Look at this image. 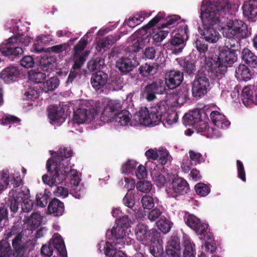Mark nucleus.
<instances>
[{"instance_id":"6e6552de","label":"nucleus","mask_w":257,"mask_h":257,"mask_svg":"<svg viewBox=\"0 0 257 257\" xmlns=\"http://www.w3.org/2000/svg\"><path fill=\"white\" fill-rule=\"evenodd\" d=\"M237 59L235 51L225 46L220 50L218 55L214 53L208 67L218 78H220L226 72L227 67L230 66Z\"/></svg>"},{"instance_id":"9b49d317","label":"nucleus","mask_w":257,"mask_h":257,"mask_svg":"<svg viewBox=\"0 0 257 257\" xmlns=\"http://www.w3.org/2000/svg\"><path fill=\"white\" fill-rule=\"evenodd\" d=\"M31 40L29 36L23 34L11 37L0 46V52L4 56L12 58L16 57L24 53L22 46H28Z\"/></svg>"},{"instance_id":"338daca9","label":"nucleus","mask_w":257,"mask_h":257,"mask_svg":"<svg viewBox=\"0 0 257 257\" xmlns=\"http://www.w3.org/2000/svg\"><path fill=\"white\" fill-rule=\"evenodd\" d=\"M0 257H8L10 252V246L7 241H0Z\"/></svg>"},{"instance_id":"a19ab883","label":"nucleus","mask_w":257,"mask_h":257,"mask_svg":"<svg viewBox=\"0 0 257 257\" xmlns=\"http://www.w3.org/2000/svg\"><path fill=\"white\" fill-rule=\"evenodd\" d=\"M42 219V216L40 213H33L27 219L25 223L27 224L29 229L34 230L41 224Z\"/></svg>"},{"instance_id":"864d4df0","label":"nucleus","mask_w":257,"mask_h":257,"mask_svg":"<svg viewBox=\"0 0 257 257\" xmlns=\"http://www.w3.org/2000/svg\"><path fill=\"white\" fill-rule=\"evenodd\" d=\"M152 184L147 180H141L136 184L137 189L143 193H149L152 189Z\"/></svg>"},{"instance_id":"13d9d810","label":"nucleus","mask_w":257,"mask_h":257,"mask_svg":"<svg viewBox=\"0 0 257 257\" xmlns=\"http://www.w3.org/2000/svg\"><path fill=\"white\" fill-rule=\"evenodd\" d=\"M123 203L124 205L132 209L135 204V194L133 191H128L123 198Z\"/></svg>"},{"instance_id":"c03bdc74","label":"nucleus","mask_w":257,"mask_h":257,"mask_svg":"<svg viewBox=\"0 0 257 257\" xmlns=\"http://www.w3.org/2000/svg\"><path fill=\"white\" fill-rule=\"evenodd\" d=\"M156 224L158 229L165 233L170 231L172 225V223L165 217H161Z\"/></svg>"},{"instance_id":"6ab92c4d","label":"nucleus","mask_w":257,"mask_h":257,"mask_svg":"<svg viewBox=\"0 0 257 257\" xmlns=\"http://www.w3.org/2000/svg\"><path fill=\"white\" fill-rule=\"evenodd\" d=\"M209 79L204 76L196 77L192 84V95L195 97H201L207 93L210 89Z\"/></svg>"},{"instance_id":"2eb2a0df","label":"nucleus","mask_w":257,"mask_h":257,"mask_svg":"<svg viewBox=\"0 0 257 257\" xmlns=\"http://www.w3.org/2000/svg\"><path fill=\"white\" fill-rule=\"evenodd\" d=\"M135 234L138 240L147 243L154 242L155 236L157 237L159 233L155 230H149L147 225L139 222L135 228Z\"/></svg>"},{"instance_id":"f8f14e48","label":"nucleus","mask_w":257,"mask_h":257,"mask_svg":"<svg viewBox=\"0 0 257 257\" xmlns=\"http://www.w3.org/2000/svg\"><path fill=\"white\" fill-rule=\"evenodd\" d=\"M98 103L101 102H97L95 104L94 108H91V106L88 102L82 104L79 108L74 111L73 122L78 124L84 123H89L92 121L101 122L100 120V116L103 111V109L96 108V105Z\"/></svg>"},{"instance_id":"4c0bfd02","label":"nucleus","mask_w":257,"mask_h":257,"mask_svg":"<svg viewBox=\"0 0 257 257\" xmlns=\"http://www.w3.org/2000/svg\"><path fill=\"white\" fill-rule=\"evenodd\" d=\"M242 58L249 66L257 67V57L248 49L245 48L242 50Z\"/></svg>"},{"instance_id":"f03ea898","label":"nucleus","mask_w":257,"mask_h":257,"mask_svg":"<svg viewBox=\"0 0 257 257\" xmlns=\"http://www.w3.org/2000/svg\"><path fill=\"white\" fill-rule=\"evenodd\" d=\"M134 219L123 215L115 220V225L106 232V241H101L99 249L103 247L104 254L108 257H127L120 249L133 243L131 226Z\"/></svg>"},{"instance_id":"5701e85b","label":"nucleus","mask_w":257,"mask_h":257,"mask_svg":"<svg viewBox=\"0 0 257 257\" xmlns=\"http://www.w3.org/2000/svg\"><path fill=\"white\" fill-rule=\"evenodd\" d=\"M165 80L168 88L173 89L181 84L183 80V75L179 71L171 70L166 73Z\"/></svg>"},{"instance_id":"680f3d73","label":"nucleus","mask_w":257,"mask_h":257,"mask_svg":"<svg viewBox=\"0 0 257 257\" xmlns=\"http://www.w3.org/2000/svg\"><path fill=\"white\" fill-rule=\"evenodd\" d=\"M200 219L192 214H188L185 217L186 224L192 229H194L199 223Z\"/></svg>"},{"instance_id":"0eeeda50","label":"nucleus","mask_w":257,"mask_h":257,"mask_svg":"<svg viewBox=\"0 0 257 257\" xmlns=\"http://www.w3.org/2000/svg\"><path fill=\"white\" fill-rule=\"evenodd\" d=\"M167 96L166 99L160 101L150 110L146 107L142 108L139 111L136 117L142 120L144 126H151L156 125L162 119L165 114L169 109L174 107L169 104Z\"/></svg>"},{"instance_id":"dca6fc26","label":"nucleus","mask_w":257,"mask_h":257,"mask_svg":"<svg viewBox=\"0 0 257 257\" xmlns=\"http://www.w3.org/2000/svg\"><path fill=\"white\" fill-rule=\"evenodd\" d=\"M45 57H42L40 61V65L42 68V70H31L28 73L29 79L36 83L42 82L47 76L49 75L50 70H51V64L49 61L45 62Z\"/></svg>"},{"instance_id":"423d86ee","label":"nucleus","mask_w":257,"mask_h":257,"mask_svg":"<svg viewBox=\"0 0 257 257\" xmlns=\"http://www.w3.org/2000/svg\"><path fill=\"white\" fill-rule=\"evenodd\" d=\"M206 115L202 110L193 109L185 114L183 117L184 123L186 126H192L202 135L210 138H218L221 133L213 127H209L205 121Z\"/></svg>"},{"instance_id":"9d476101","label":"nucleus","mask_w":257,"mask_h":257,"mask_svg":"<svg viewBox=\"0 0 257 257\" xmlns=\"http://www.w3.org/2000/svg\"><path fill=\"white\" fill-rule=\"evenodd\" d=\"M96 27H93L86 33V34L81 39L79 43L75 46L74 49V64L72 70L67 78L66 83H71L73 79L76 77L79 69L83 64L86 58L88 56L90 52L86 51L82 52L87 44V38L88 35L94 32Z\"/></svg>"},{"instance_id":"412c9836","label":"nucleus","mask_w":257,"mask_h":257,"mask_svg":"<svg viewBox=\"0 0 257 257\" xmlns=\"http://www.w3.org/2000/svg\"><path fill=\"white\" fill-rule=\"evenodd\" d=\"M210 117L214 126L213 128L216 131H219L221 134L222 130L227 129L230 125V121L227 119L223 114L218 111H212L210 114ZM211 127H212V126Z\"/></svg>"},{"instance_id":"2f4dec72","label":"nucleus","mask_w":257,"mask_h":257,"mask_svg":"<svg viewBox=\"0 0 257 257\" xmlns=\"http://www.w3.org/2000/svg\"><path fill=\"white\" fill-rule=\"evenodd\" d=\"M203 239L205 242L202 245L200 251L206 253L207 254L213 253L216 250V247L213 235L207 233L204 236Z\"/></svg>"},{"instance_id":"c756f323","label":"nucleus","mask_w":257,"mask_h":257,"mask_svg":"<svg viewBox=\"0 0 257 257\" xmlns=\"http://www.w3.org/2000/svg\"><path fill=\"white\" fill-rule=\"evenodd\" d=\"M120 37L119 35L115 34L114 35H109L104 38L99 39L96 46V50L98 52L104 50L106 48H108L110 45L119 40Z\"/></svg>"},{"instance_id":"a18cd8bd","label":"nucleus","mask_w":257,"mask_h":257,"mask_svg":"<svg viewBox=\"0 0 257 257\" xmlns=\"http://www.w3.org/2000/svg\"><path fill=\"white\" fill-rule=\"evenodd\" d=\"M155 90L150 84L147 85L142 91L141 95L143 98L146 99L149 101L154 100L156 98Z\"/></svg>"},{"instance_id":"69168bd1","label":"nucleus","mask_w":257,"mask_h":257,"mask_svg":"<svg viewBox=\"0 0 257 257\" xmlns=\"http://www.w3.org/2000/svg\"><path fill=\"white\" fill-rule=\"evenodd\" d=\"M25 96L27 99L34 101L39 97L37 88L34 87L29 88L25 93Z\"/></svg>"},{"instance_id":"f257e3e1","label":"nucleus","mask_w":257,"mask_h":257,"mask_svg":"<svg viewBox=\"0 0 257 257\" xmlns=\"http://www.w3.org/2000/svg\"><path fill=\"white\" fill-rule=\"evenodd\" d=\"M51 158L47 161V169L50 172V176L44 175L43 182L53 187L57 186L54 194L58 197L65 198L69 195L68 189L58 186L63 181L68 180L70 184V194L75 198L80 199L85 193L84 187L80 184L81 179L76 170L69 166V158L72 155L69 148H60L56 152L50 151Z\"/></svg>"},{"instance_id":"7ed1b4c3","label":"nucleus","mask_w":257,"mask_h":257,"mask_svg":"<svg viewBox=\"0 0 257 257\" xmlns=\"http://www.w3.org/2000/svg\"><path fill=\"white\" fill-rule=\"evenodd\" d=\"M219 8L209 0H203L200 7L202 27L199 32L203 39L209 43H216L221 38L219 16L226 12L219 11Z\"/></svg>"},{"instance_id":"393cba45","label":"nucleus","mask_w":257,"mask_h":257,"mask_svg":"<svg viewBox=\"0 0 257 257\" xmlns=\"http://www.w3.org/2000/svg\"><path fill=\"white\" fill-rule=\"evenodd\" d=\"M107 75L102 71H99L93 74L91 78V84L96 90L102 91L107 81Z\"/></svg>"},{"instance_id":"5fc2aeb1","label":"nucleus","mask_w":257,"mask_h":257,"mask_svg":"<svg viewBox=\"0 0 257 257\" xmlns=\"http://www.w3.org/2000/svg\"><path fill=\"white\" fill-rule=\"evenodd\" d=\"M165 20V13L160 12L158 13V14L153 19H152L146 26H144L143 28H145V30H147V29L150 28L154 26L159 22H162V21Z\"/></svg>"},{"instance_id":"39448f33","label":"nucleus","mask_w":257,"mask_h":257,"mask_svg":"<svg viewBox=\"0 0 257 257\" xmlns=\"http://www.w3.org/2000/svg\"><path fill=\"white\" fill-rule=\"evenodd\" d=\"M21 181V179L19 177L15 179V188L13 189L9 193L8 203L11 211L13 213L18 211L22 201L23 202L22 204V209L23 212H29L33 207V201L29 198V189L25 187H20Z\"/></svg>"},{"instance_id":"0e129e2a","label":"nucleus","mask_w":257,"mask_h":257,"mask_svg":"<svg viewBox=\"0 0 257 257\" xmlns=\"http://www.w3.org/2000/svg\"><path fill=\"white\" fill-rule=\"evenodd\" d=\"M168 31L164 30H160L154 33L152 36L153 42L155 43L162 42L168 36Z\"/></svg>"},{"instance_id":"c85d7f7f","label":"nucleus","mask_w":257,"mask_h":257,"mask_svg":"<svg viewBox=\"0 0 257 257\" xmlns=\"http://www.w3.org/2000/svg\"><path fill=\"white\" fill-rule=\"evenodd\" d=\"M64 211V204L58 199H53L49 204L47 209L48 213L53 214L55 216H60L62 215Z\"/></svg>"},{"instance_id":"de8ad7c7","label":"nucleus","mask_w":257,"mask_h":257,"mask_svg":"<svg viewBox=\"0 0 257 257\" xmlns=\"http://www.w3.org/2000/svg\"><path fill=\"white\" fill-rule=\"evenodd\" d=\"M138 163L134 160H129L121 167L122 173L125 174H132L136 169Z\"/></svg>"},{"instance_id":"7c9ffc66","label":"nucleus","mask_w":257,"mask_h":257,"mask_svg":"<svg viewBox=\"0 0 257 257\" xmlns=\"http://www.w3.org/2000/svg\"><path fill=\"white\" fill-rule=\"evenodd\" d=\"M183 257H195V244L186 235L183 236Z\"/></svg>"},{"instance_id":"09e8293b","label":"nucleus","mask_w":257,"mask_h":257,"mask_svg":"<svg viewBox=\"0 0 257 257\" xmlns=\"http://www.w3.org/2000/svg\"><path fill=\"white\" fill-rule=\"evenodd\" d=\"M153 88L155 90V92L157 94H163L166 90V81H164L161 79H158L151 84Z\"/></svg>"},{"instance_id":"b1692460","label":"nucleus","mask_w":257,"mask_h":257,"mask_svg":"<svg viewBox=\"0 0 257 257\" xmlns=\"http://www.w3.org/2000/svg\"><path fill=\"white\" fill-rule=\"evenodd\" d=\"M64 111L60 107L52 106L49 107L48 117L50 122L54 125H61L65 121Z\"/></svg>"},{"instance_id":"79ce46f5","label":"nucleus","mask_w":257,"mask_h":257,"mask_svg":"<svg viewBox=\"0 0 257 257\" xmlns=\"http://www.w3.org/2000/svg\"><path fill=\"white\" fill-rule=\"evenodd\" d=\"M184 35L180 33H176L172 36L170 41V44L175 47H178V49L174 50V53H179L182 51L184 46Z\"/></svg>"},{"instance_id":"4d7b16f0","label":"nucleus","mask_w":257,"mask_h":257,"mask_svg":"<svg viewBox=\"0 0 257 257\" xmlns=\"http://www.w3.org/2000/svg\"><path fill=\"white\" fill-rule=\"evenodd\" d=\"M197 224V226L194 229L197 234L199 235L204 234V236L207 233L211 234L208 231L209 225L207 223L199 220V223Z\"/></svg>"},{"instance_id":"473e14b6","label":"nucleus","mask_w":257,"mask_h":257,"mask_svg":"<svg viewBox=\"0 0 257 257\" xmlns=\"http://www.w3.org/2000/svg\"><path fill=\"white\" fill-rule=\"evenodd\" d=\"M243 15L249 19L257 16V3L254 1L245 2L242 6Z\"/></svg>"},{"instance_id":"72a5a7b5","label":"nucleus","mask_w":257,"mask_h":257,"mask_svg":"<svg viewBox=\"0 0 257 257\" xmlns=\"http://www.w3.org/2000/svg\"><path fill=\"white\" fill-rule=\"evenodd\" d=\"M29 242L25 243L22 241V235L18 234L13 240L12 245L18 255H23L27 250V245Z\"/></svg>"},{"instance_id":"ea45409f","label":"nucleus","mask_w":257,"mask_h":257,"mask_svg":"<svg viewBox=\"0 0 257 257\" xmlns=\"http://www.w3.org/2000/svg\"><path fill=\"white\" fill-rule=\"evenodd\" d=\"M51 38L49 35H41L37 37L36 38L33 47L32 52L36 53H40L43 49V45L50 42Z\"/></svg>"},{"instance_id":"a211bd4d","label":"nucleus","mask_w":257,"mask_h":257,"mask_svg":"<svg viewBox=\"0 0 257 257\" xmlns=\"http://www.w3.org/2000/svg\"><path fill=\"white\" fill-rule=\"evenodd\" d=\"M167 98L171 106H180L187 100L189 90L186 87H183L178 90H173L167 93Z\"/></svg>"},{"instance_id":"cd10ccee","label":"nucleus","mask_w":257,"mask_h":257,"mask_svg":"<svg viewBox=\"0 0 257 257\" xmlns=\"http://www.w3.org/2000/svg\"><path fill=\"white\" fill-rule=\"evenodd\" d=\"M257 86L249 85L244 87L242 90L241 95V98L243 104L246 106L253 103L254 98L253 97V92H256Z\"/></svg>"},{"instance_id":"6e6d98bb","label":"nucleus","mask_w":257,"mask_h":257,"mask_svg":"<svg viewBox=\"0 0 257 257\" xmlns=\"http://www.w3.org/2000/svg\"><path fill=\"white\" fill-rule=\"evenodd\" d=\"M197 224V226L194 229L197 234L199 235L204 234V236L207 233L211 234L208 231L209 225L207 223L199 220V223Z\"/></svg>"},{"instance_id":"f3484780","label":"nucleus","mask_w":257,"mask_h":257,"mask_svg":"<svg viewBox=\"0 0 257 257\" xmlns=\"http://www.w3.org/2000/svg\"><path fill=\"white\" fill-rule=\"evenodd\" d=\"M172 182L166 189L167 194L172 197H176L186 193L189 190L187 181L182 178H171Z\"/></svg>"},{"instance_id":"c9c22d12","label":"nucleus","mask_w":257,"mask_h":257,"mask_svg":"<svg viewBox=\"0 0 257 257\" xmlns=\"http://www.w3.org/2000/svg\"><path fill=\"white\" fill-rule=\"evenodd\" d=\"M116 67L121 72L127 73L133 70V64L130 58L121 57L117 60Z\"/></svg>"},{"instance_id":"603ef678","label":"nucleus","mask_w":257,"mask_h":257,"mask_svg":"<svg viewBox=\"0 0 257 257\" xmlns=\"http://www.w3.org/2000/svg\"><path fill=\"white\" fill-rule=\"evenodd\" d=\"M156 201V198H154L149 195H145L142 198L141 203L144 209H151L154 207Z\"/></svg>"},{"instance_id":"8fccbe9b","label":"nucleus","mask_w":257,"mask_h":257,"mask_svg":"<svg viewBox=\"0 0 257 257\" xmlns=\"http://www.w3.org/2000/svg\"><path fill=\"white\" fill-rule=\"evenodd\" d=\"M195 190L197 194L201 197H205L210 192V188L203 183H198L195 186Z\"/></svg>"},{"instance_id":"774afa93","label":"nucleus","mask_w":257,"mask_h":257,"mask_svg":"<svg viewBox=\"0 0 257 257\" xmlns=\"http://www.w3.org/2000/svg\"><path fill=\"white\" fill-rule=\"evenodd\" d=\"M0 257H8L10 252V246L7 241H0Z\"/></svg>"},{"instance_id":"f704fd0d","label":"nucleus","mask_w":257,"mask_h":257,"mask_svg":"<svg viewBox=\"0 0 257 257\" xmlns=\"http://www.w3.org/2000/svg\"><path fill=\"white\" fill-rule=\"evenodd\" d=\"M235 77L238 80L247 81L252 78V74L248 67L244 64L239 65L235 71Z\"/></svg>"},{"instance_id":"ddd939ff","label":"nucleus","mask_w":257,"mask_h":257,"mask_svg":"<svg viewBox=\"0 0 257 257\" xmlns=\"http://www.w3.org/2000/svg\"><path fill=\"white\" fill-rule=\"evenodd\" d=\"M151 37L143 27L134 33L128 40L127 49L130 52H136L150 43Z\"/></svg>"},{"instance_id":"aec40b11","label":"nucleus","mask_w":257,"mask_h":257,"mask_svg":"<svg viewBox=\"0 0 257 257\" xmlns=\"http://www.w3.org/2000/svg\"><path fill=\"white\" fill-rule=\"evenodd\" d=\"M195 45L200 53L201 62L207 67L210 66L211 61L212 60V57L214 56V50L211 49L208 50V45L200 39L196 40Z\"/></svg>"},{"instance_id":"e433bc0d","label":"nucleus","mask_w":257,"mask_h":257,"mask_svg":"<svg viewBox=\"0 0 257 257\" xmlns=\"http://www.w3.org/2000/svg\"><path fill=\"white\" fill-rule=\"evenodd\" d=\"M211 3L218 7L220 12H228L235 5L234 0H209Z\"/></svg>"},{"instance_id":"bf43d9fd","label":"nucleus","mask_w":257,"mask_h":257,"mask_svg":"<svg viewBox=\"0 0 257 257\" xmlns=\"http://www.w3.org/2000/svg\"><path fill=\"white\" fill-rule=\"evenodd\" d=\"M140 73L143 76L147 77L151 74H153L157 72V68L154 66L146 64L139 68Z\"/></svg>"},{"instance_id":"58836bf2","label":"nucleus","mask_w":257,"mask_h":257,"mask_svg":"<svg viewBox=\"0 0 257 257\" xmlns=\"http://www.w3.org/2000/svg\"><path fill=\"white\" fill-rule=\"evenodd\" d=\"M178 119V115L177 113L171 108L169 109L168 111L162 117L161 120L164 122V125L166 127H169L174 124L176 123Z\"/></svg>"},{"instance_id":"20e7f679","label":"nucleus","mask_w":257,"mask_h":257,"mask_svg":"<svg viewBox=\"0 0 257 257\" xmlns=\"http://www.w3.org/2000/svg\"><path fill=\"white\" fill-rule=\"evenodd\" d=\"M96 108H99V110H100V108L103 109L100 116L101 122H99V125H102L106 122L115 121L120 126H144L142 120L136 117L138 111L134 114L132 118H130L131 114L128 111L123 110L119 112L121 109V104L117 100H111L108 101L107 103H98Z\"/></svg>"},{"instance_id":"3c124183","label":"nucleus","mask_w":257,"mask_h":257,"mask_svg":"<svg viewBox=\"0 0 257 257\" xmlns=\"http://www.w3.org/2000/svg\"><path fill=\"white\" fill-rule=\"evenodd\" d=\"M59 85V80L56 77H51L44 84V91L46 92L56 89Z\"/></svg>"},{"instance_id":"052dcab7","label":"nucleus","mask_w":257,"mask_h":257,"mask_svg":"<svg viewBox=\"0 0 257 257\" xmlns=\"http://www.w3.org/2000/svg\"><path fill=\"white\" fill-rule=\"evenodd\" d=\"M180 242L178 238H173L170 239L168 243L167 248L166 249V253L167 251H173L176 252H180Z\"/></svg>"},{"instance_id":"1a4fd4ad","label":"nucleus","mask_w":257,"mask_h":257,"mask_svg":"<svg viewBox=\"0 0 257 257\" xmlns=\"http://www.w3.org/2000/svg\"><path fill=\"white\" fill-rule=\"evenodd\" d=\"M228 12L219 16L220 31L224 37L229 39H234L236 43L238 40L244 38L247 34V27L245 23L240 20H226L224 15Z\"/></svg>"},{"instance_id":"a878e982","label":"nucleus","mask_w":257,"mask_h":257,"mask_svg":"<svg viewBox=\"0 0 257 257\" xmlns=\"http://www.w3.org/2000/svg\"><path fill=\"white\" fill-rule=\"evenodd\" d=\"M49 245L55 249L58 253L62 257H66V249L64 240L60 234L55 233L50 240Z\"/></svg>"},{"instance_id":"49530a36","label":"nucleus","mask_w":257,"mask_h":257,"mask_svg":"<svg viewBox=\"0 0 257 257\" xmlns=\"http://www.w3.org/2000/svg\"><path fill=\"white\" fill-rule=\"evenodd\" d=\"M159 235L155 236V240L154 242H151L153 244L150 246V250L151 253L155 257H158L163 252V247L161 244L158 240Z\"/></svg>"},{"instance_id":"e2e57ef3","label":"nucleus","mask_w":257,"mask_h":257,"mask_svg":"<svg viewBox=\"0 0 257 257\" xmlns=\"http://www.w3.org/2000/svg\"><path fill=\"white\" fill-rule=\"evenodd\" d=\"M12 123L16 126L20 124V119L13 115H8L0 119V124H8Z\"/></svg>"},{"instance_id":"bb28decb","label":"nucleus","mask_w":257,"mask_h":257,"mask_svg":"<svg viewBox=\"0 0 257 257\" xmlns=\"http://www.w3.org/2000/svg\"><path fill=\"white\" fill-rule=\"evenodd\" d=\"M158 158L157 161L159 165H156V168L160 169H164V166L170 163L172 160V157L169 151L164 147H160L158 148Z\"/></svg>"},{"instance_id":"37998d69","label":"nucleus","mask_w":257,"mask_h":257,"mask_svg":"<svg viewBox=\"0 0 257 257\" xmlns=\"http://www.w3.org/2000/svg\"><path fill=\"white\" fill-rule=\"evenodd\" d=\"M104 65V60L101 57H96L90 60L87 64L88 69L91 71L102 68Z\"/></svg>"},{"instance_id":"4468645a","label":"nucleus","mask_w":257,"mask_h":257,"mask_svg":"<svg viewBox=\"0 0 257 257\" xmlns=\"http://www.w3.org/2000/svg\"><path fill=\"white\" fill-rule=\"evenodd\" d=\"M146 165L151 170L152 177L157 186L159 187L165 186L172 178L169 174L163 171L164 169L156 168V163L152 161H148Z\"/></svg>"},{"instance_id":"4be33fe9","label":"nucleus","mask_w":257,"mask_h":257,"mask_svg":"<svg viewBox=\"0 0 257 257\" xmlns=\"http://www.w3.org/2000/svg\"><path fill=\"white\" fill-rule=\"evenodd\" d=\"M20 75V72L17 66H8L0 73V78L6 83L10 84L17 81Z\"/></svg>"}]
</instances>
